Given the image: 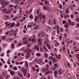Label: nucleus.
<instances>
[{"label":"nucleus","mask_w":79,"mask_h":79,"mask_svg":"<svg viewBox=\"0 0 79 79\" xmlns=\"http://www.w3.org/2000/svg\"><path fill=\"white\" fill-rule=\"evenodd\" d=\"M52 64V62L51 60H50V62H49V65H50V66H51Z\"/></svg>","instance_id":"obj_54"},{"label":"nucleus","mask_w":79,"mask_h":79,"mask_svg":"<svg viewBox=\"0 0 79 79\" xmlns=\"http://www.w3.org/2000/svg\"><path fill=\"white\" fill-rule=\"evenodd\" d=\"M44 56L45 57H48V55L47 54V53H45Z\"/></svg>","instance_id":"obj_62"},{"label":"nucleus","mask_w":79,"mask_h":79,"mask_svg":"<svg viewBox=\"0 0 79 79\" xmlns=\"http://www.w3.org/2000/svg\"><path fill=\"white\" fill-rule=\"evenodd\" d=\"M2 40H4L6 39V37L5 36H3L2 37Z\"/></svg>","instance_id":"obj_39"},{"label":"nucleus","mask_w":79,"mask_h":79,"mask_svg":"<svg viewBox=\"0 0 79 79\" xmlns=\"http://www.w3.org/2000/svg\"><path fill=\"white\" fill-rule=\"evenodd\" d=\"M53 22L54 24H56V20L55 19H53Z\"/></svg>","instance_id":"obj_51"},{"label":"nucleus","mask_w":79,"mask_h":79,"mask_svg":"<svg viewBox=\"0 0 79 79\" xmlns=\"http://www.w3.org/2000/svg\"><path fill=\"white\" fill-rule=\"evenodd\" d=\"M71 23V26L72 25V26H75V24H74V22H72Z\"/></svg>","instance_id":"obj_46"},{"label":"nucleus","mask_w":79,"mask_h":79,"mask_svg":"<svg viewBox=\"0 0 79 79\" xmlns=\"http://www.w3.org/2000/svg\"><path fill=\"white\" fill-rule=\"evenodd\" d=\"M50 73H51V70H49L45 73V75H48V74H50Z\"/></svg>","instance_id":"obj_20"},{"label":"nucleus","mask_w":79,"mask_h":79,"mask_svg":"<svg viewBox=\"0 0 79 79\" xmlns=\"http://www.w3.org/2000/svg\"><path fill=\"white\" fill-rule=\"evenodd\" d=\"M9 77H10V76L9 75H7L6 77V79H8V78H9Z\"/></svg>","instance_id":"obj_40"},{"label":"nucleus","mask_w":79,"mask_h":79,"mask_svg":"<svg viewBox=\"0 0 79 79\" xmlns=\"http://www.w3.org/2000/svg\"><path fill=\"white\" fill-rule=\"evenodd\" d=\"M30 51H27V55L26 56V58L27 59H28L30 56H31V54H30Z\"/></svg>","instance_id":"obj_4"},{"label":"nucleus","mask_w":79,"mask_h":79,"mask_svg":"<svg viewBox=\"0 0 79 79\" xmlns=\"http://www.w3.org/2000/svg\"><path fill=\"white\" fill-rule=\"evenodd\" d=\"M32 14H31L29 16V18H30L31 19H33L34 18H33V15H32Z\"/></svg>","instance_id":"obj_19"},{"label":"nucleus","mask_w":79,"mask_h":79,"mask_svg":"<svg viewBox=\"0 0 79 79\" xmlns=\"http://www.w3.org/2000/svg\"><path fill=\"white\" fill-rule=\"evenodd\" d=\"M29 5H30V4H29V3H26L25 4V6H29Z\"/></svg>","instance_id":"obj_43"},{"label":"nucleus","mask_w":79,"mask_h":79,"mask_svg":"<svg viewBox=\"0 0 79 79\" xmlns=\"http://www.w3.org/2000/svg\"><path fill=\"white\" fill-rule=\"evenodd\" d=\"M65 42L69 44V39H67L65 40Z\"/></svg>","instance_id":"obj_42"},{"label":"nucleus","mask_w":79,"mask_h":79,"mask_svg":"<svg viewBox=\"0 0 79 79\" xmlns=\"http://www.w3.org/2000/svg\"><path fill=\"white\" fill-rule=\"evenodd\" d=\"M43 49H44V50L47 52H48V49H47V47H46V46H45V45H43Z\"/></svg>","instance_id":"obj_8"},{"label":"nucleus","mask_w":79,"mask_h":79,"mask_svg":"<svg viewBox=\"0 0 79 79\" xmlns=\"http://www.w3.org/2000/svg\"><path fill=\"white\" fill-rule=\"evenodd\" d=\"M24 63V62L22 61L21 62L19 63V64L22 65V64H23Z\"/></svg>","instance_id":"obj_61"},{"label":"nucleus","mask_w":79,"mask_h":79,"mask_svg":"<svg viewBox=\"0 0 79 79\" xmlns=\"http://www.w3.org/2000/svg\"><path fill=\"white\" fill-rule=\"evenodd\" d=\"M76 57L77 58V59L79 60V54H77L76 55Z\"/></svg>","instance_id":"obj_45"},{"label":"nucleus","mask_w":79,"mask_h":79,"mask_svg":"<svg viewBox=\"0 0 79 79\" xmlns=\"http://www.w3.org/2000/svg\"><path fill=\"white\" fill-rule=\"evenodd\" d=\"M9 7H14V5H10L9 6Z\"/></svg>","instance_id":"obj_58"},{"label":"nucleus","mask_w":79,"mask_h":79,"mask_svg":"<svg viewBox=\"0 0 79 79\" xmlns=\"http://www.w3.org/2000/svg\"><path fill=\"white\" fill-rule=\"evenodd\" d=\"M18 75L19 76V77H22V78H23V75L22 74H21V73H19Z\"/></svg>","instance_id":"obj_25"},{"label":"nucleus","mask_w":79,"mask_h":79,"mask_svg":"<svg viewBox=\"0 0 79 79\" xmlns=\"http://www.w3.org/2000/svg\"><path fill=\"white\" fill-rule=\"evenodd\" d=\"M10 73L11 75H14L15 74V71H12L10 72Z\"/></svg>","instance_id":"obj_24"},{"label":"nucleus","mask_w":79,"mask_h":79,"mask_svg":"<svg viewBox=\"0 0 79 79\" xmlns=\"http://www.w3.org/2000/svg\"><path fill=\"white\" fill-rule=\"evenodd\" d=\"M36 55L37 56H41V54L40 53H37L36 54Z\"/></svg>","instance_id":"obj_33"},{"label":"nucleus","mask_w":79,"mask_h":79,"mask_svg":"<svg viewBox=\"0 0 79 79\" xmlns=\"http://www.w3.org/2000/svg\"><path fill=\"white\" fill-rule=\"evenodd\" d=\"M41 15H42V13H40V14H39L38 16H36L35 17V20L34 21L36 23V22H37V19H39L40 18V16H41Z\"/></svg>","instance_id":"obj_3"},{"label":"nucleus","mask_w":79,"mask_h":79,"mask_svg":"<svg viewBox=\"0 0 79 79\" xmlns=\"http://www.w3.org/2000/svg\"><path fill=\"white\" fill-rule=\"evenodd\" d=\"M59 8H60V9H61V10H62L63 9V7L62 6V5L61 4L59 5Z\"/></svg>","instance_id":"obj_30"},{"label":"nucleus","mask_w":79,"mask_h":79,"mask_svg":"<svg viewBox=\"0 0 79 79\" xmlns=\"http://www.w3.org/2000/svg\"><path fill=\"white\" fill-rule=\"evenodd\" d=\"M48 24L51 25V24H53V22H52L51 20H49L48 21Z\"/></svg>","instance_id":"obj_12"},{"label":"nucleus","mask_w":79,"mask_h":79,"mask_svg":"<svg viewBox=\"0 0 79 79\" xmlns=\"http://www.w3.org/2000/svg\"><path fill=\"white\" fill-rule=\"evenodd\" d=\"M49 17H50V18H52L53 17V15H49Z\"/></svg>","instance_id":"obj_52"},{"label":"nucleus","mask_w":79,"mask_h":79,"mask_svg":"<svg viewBox=\"0 0 79 79\" xmlns=\"http://www.w3.org/2000/svg\"><path fill=\"white\" fill-rule=\"evenodd\" d=\"M54 76L55 77H58V71L55 70L54 73Z\"/></svg>","instance_id":"obj_7"},{"label":"nucleus","mask_w":79,"mask_h":79,"mask_svg":"<svg viewBox=\"0 0 79 79\" xmlns=\"http://www.w3.org/2000/svg\"><path fill=\"white\" fill-rule=\"evenodd\" d=\"M9 33L10 35H13V33H15V31L13 30H12L9 32Z\"/></svg>","instance_id":"obj_15"},{"label":"nucleus","mask_w":79,"mask_h":79,"mask_svg":"<svg viewBox=\"0 0 79 79\" xmlns=\"http://www.w3.org/2000/svg\"><path fill=\"white\" fill-rule=\"evenodd\" d=\"M25 66L26 68H28L29 67V64L28 63H27L25 64Z\"/></svg>","instance_id":"obj_26"},{"label":"nucleus","mask_w":79,"mask_h":79,"mask_svg":"<svg viewBox=\"0 0 79 79\" xmlns=\"http://www.w3.org/2000/svg\"><path fill=\"white\" fill-rule=\"evenodd\" d=\"M65 13L68 14L69 13V7H68L66 9L65 11Z\"/></svg>","instance_id":"obj_17"},{"label":"nucleus","mask_w":79,"mask_h":79,"mask_svg":"<svg viewBox=\"0 0 79 79\" xmlns=\"http://www.w3.org/2000/svg\"><path fill=\"white\" fill-rule=\"evenodd\" d=\"M51 39L52 40H54L55 39V37L54 36H51Z\"/></svg>","instance_id":"obj_57"},{"label":"nucleus","mask_w":79,"mask_h":79,"mask_svg":"<svg viewBox=\"0 0 79 79\" xmlns=\"http://www.w3.org/2000/svg\"><path fill=\"white\" fill-rule=\"evenodd\" d=\"M15 44H14V43H12L11 44V46H11V48H13V49H14V48H15Z\"/></svg>","instance_id":"obj_27"},{"label":"nucleus","mask_w":79,"mask_h":79,"mask_svg":"<svg viewBox=\"0 0 79 79\" xmlns=\"http://www.w3.org/2000/svg\"><path fill=\"white\" fill-rule=\"evenodd\" d=\"M64 27L65 28H66L67 29H68V23H66V24L64 25Z\"/></svg>","instance_id":"obj_18"},{"label":"nucleus","mask_w":79,"mask_h":79,"mask_svg":"<svg viewBox=\"0 0 79 79\" xmlns=\"http://www.w3.org/2000/svg\"><path fill=\"white\" fill-rule=\"evenodd\" d=\"M29 41H25L24 42L23 44H27L28 43Z\"/></svg>","instance_id":"obj_47"},{"label":"nucleus","mask_w":79,"mask_h":79,"mask_svg":"<svg viewBox=\"0 0 79 79\" xmlns=\"http://www.w3.org/2000/svg\"><path fill=\"white\" fill-rule=\"evenodd\" d=\"M36 42V40L35 38H33L31 40V42H34V43H35Z\"/></svg>","instance_id":"obj_23"},{"label":"nucleus","mask_w":79,"mask_h":79,"mask_svg":"<svg viewBox=\"0 0 79 79\" xmlns=\"http://www.w3.org/2000/svg\"><path fill=\"white\" fill-rule=\"evenodd\" d=\"M43 61V60H42L41 58H40V59L38 60V63H42Z\"/></svg>","instance_id":"obj_16"},{"label":"nucleus","mask_w":79,"mask_h":79,"mask_svg":"<svg viewBox=\"0 0 79 79\" xmlns=\"http://www.w3.org/2000/svg\"><path fill=\"white\" fill-rule=\"evenodd\" d=\"M69 16V15H68V14H66L64 15V18H68Z\"/></svg>","instance_id":"obj_36"},{"label":"nucleus","mask_w":79,"mask_h":79,"mask_svg":"<svg viewBox=\"0 0 79 79\" xmlns=\"http://www.w3.org/2000/svg\"><path fill=\"white\" fill-rule=\"evenodd\" d=\"M40 35H41V34L40 33H39L38 34V37H40L39 38V39H40Z\"/></svg>","instance_id":"obj_49"},{"label":"nucleus","mask_w":79,"mask_h":79,"mask_svg":"<svg viewBox=\"0 0 79 79\" xmlns=\"http://www.w3.org/2000/svg\"><path fill=\"white\" fill-rule=\"evenodd\" d=\"M18 19V17H15V18L13 19H12V20L14 21V20H16Z\"/></svg>","instance_id":"obj_41"},{"label":"nucleus","mask_w":79,"mask_h":79,"mask_svg":"<svg viewBox=\"0 0 79 79\" xmlns=\"http://www.w3.org/2000/svg\"><path fill=\"white\" fill-rule=\"evenodd\" d=\"M32 9H31L29 11V14H30V13H31L32 12Z\"/></svg>","instance_id":"obj_44"},{"label":"nucleus","mask_w":79,"mask_h":79,"mask_svg":"<svg viewBox=\"0 0 79 79\" xmlns=\"http://www.w3.org/2000/svg\"><path fill=\"white\" fill-rule=\"evenodd\" d=\"M44 10H47V7H46L45 6H44Z\"/></svg>","instance_id":"obj_37"},{"label":"nucleus","mask_w":79,"mask_h":79,"mask_svg":"<svg viewBox=\"0 0 79 79\" xmlns=\"http://www.w3.org/2000/svg\"><path fill=\"white\" fill-rule=\"evenodd\" d=\"M23 73H24V76H25L26 75V74H27V70L25 69H24Z\"/></svg>","instance_id":"obj_13"},{"label":"nucleus","mask_w":79,"mask_h":79,"mask_svg":"<svg viewBox=\"0 0 79 79\" xmlns=\"http://www.w3.org/2000/svg\"><path fill=\"white\" fill-rule=\"evenodd\" d=\"M58 73L60 75H61V74H63V70L62 69H60L58 70Z\"/></svg>","instance_id":"obj_6"},{"label":"nucleus","mask_w":79,"mask_h":79,"mask_svg":"<svg viewBox=\"0 0 79 79\" xmlns=\"http://www.w3.org/2000/svg\"><path fill=\"white\" fill-rule=\"evenodd\" d=\"M15 2L16 3L17 5H19L20 4V3H19V2H18V1L17 0H15Z\"/></svg>","instance_id":"obj_28"},{"label":"nucleus","mask_w":79,"mask_h":79,"mask_svg":"<svg viewBox=\"0 0 79 79\" xmlns=\"http://www.w3.org/2000/svg\"><path fill=\"white\" fill-rule=\"evenodd\" d=\"M3 13H5L6 11H7V9H4L2 11Z\"/></svg>","instance_id":"obj_32"},{"label":"nucleus","mask_w":79,"mask_h":79,"mask_svg":"<svg viewBox=\"0 0 79 79\" xmlns=\"http://www.w3.org/2000/svg\"><path fill=\"white\" fill-rule=\"evenodd\" d=\"M76 77L77 79H79V75L78 74H76Z\"/></svg>","instance_id":"obj_60"},{"label":"nucleus","mask_w":79,"mask_h":79,"mask_svg":"<svg viewBox=\"0 0 79 79\" xmlns=\"http://www.w3.org/2000/svg\"><path fill=\"white\" fill-rule=\"evenodd\" d=\"M59 43L58 42H57L56 43V44H55V45L56 46H58V45H59Z\"/></svg>","instance_id":"obj_56"},{"label":"nucleus","mask_w":79,"mask_h":79,"mask_svg":"<svg viewBox=\"0 0 79 79\" xmlns=\"http://www.w3.org/2000/svg\"><path fill=\"white\" fill-rule=\"evenodd\" d=\"M64 76L65 77H68V78H69V77H71V75L68 73H65L64 74Z\"/></svg>","instance_id":"obj_5"},{"label":"nucleus","mask_w":79,"mask_h":79,"mask_svg":"<svg viewBox=\"0 0 79 79\" xmlns=\"http://www.w3.org/2000/svg\"><path fill=\"white\" fill-rule=\"evenodd\" d=\"M39 25H37L35 27H34V29L35 30V29H37L38 30L39 29Z\"/></svg>","instance_id":"obj_22"},{"label":"nucleus","mask_w":79,"mask_h":79,"mask_svg":"<svg viewBox=\"0 0 79 79\" xmlns=\"http://www.w3.org/2000/svg\"><path fill=\"white\" fill-rule=\"evenodd\" d=\"M27 51H28V52L30 51V52H31V49H30L29 48L26 49L23 51V52L24 53H26V52Z\"/></svg>","instance_id":"obj_11"},{"label":"nucleus","mask_w":79,"mask_h":79,"mask_svg":"<svg viewBox=\"0 0 79 79\" xmlns=\"http://www.w3.org/2000/svg\"><path fill=\"white\" fill-rule=\"evenodd\" d=\"M42 40H43L40 38L38 39V43L40 47H41V46L42 45Z\"/></svg>","instance_id":"obj_2"},{"label":"nucleus","mask_w":79,"mask_h":79,"mask_svg":"<svg viewBox=\"0 0 79 79\" xmlns=\"http://www.w3.org/2000/svg\"><path fill=\"white\" fill-rule=\"evenodd\" d=\"M13 69H14V70H15V71H16V70H17V67H14Z\"/></svg>","instance_id":"obj_50"},{"label":"nucleus","mask_w":79,"mask_h":79,"mask_svg":"<svg viewBox=\"0 0 79 79\" xmlns=\"http://www.w3.org/2000/svg\"><path fill=\"white\" fill-rule=\"evenodd\" d=\"M4 4L6 5H8L9 4V2H4Z\"/></svg>","instance_id":"obj_34"},{"label":"nucleus","mask_w":79,"mask_h":79,"mask_svg":"<svg viewBox=\"0 0 79 79\" xmlns=\"http://www.w3.org/2000/svg\"><path fill=\"white\" fill-rule=\"evenodd\" d=\"M24 68L22 67L20 69V71L21 73H23V71H24Z\"/></svg>","instance_id":"obj_29"},{"label":"nucleus","mask_w":79,"mask_h":79,"mask_svg":"<svg viewBox=\"0 0 79 79\" xmlns=\"http://www.w3.org/2000/svg\"><path fill=\"white\" fill-rule=\"evenodd\" d=\"M35 48L37 50V51H39V46L36 45L35 46Z\"/></svg>","instance_id":"obj_14"},{"label":"nucleus","mask_w":79,"mask_h":79,"mask_svg":"<svg viewBox=\"0 0 79 79\" xmlns=\"http://www.w3.org/2000/svg\"><path fill=\"white\" fill-rule=\"evenodd\" d=\"M67 66L69 68H71V66H70V63H68Z\"/></svg>","instance_id":"obj_59"},{"label":"nucleus","mask_w":79,"mask_h":79,"mask_svg":"<svg viewBox=\"0 0 79 79\" xmlns=\"http://www.w3.org/2000/svg\"><path fill=\"white\" fill-rule=\"evenodd\" d=\"M54 66H55L56 68H57V66H58V65L56 63L54 65Z\"/></svg>","instance_id":"obj_48"},{"label":"nucleus","mask_w":79,"mask_h":79,"mask_svg":"<svg viewBox=\"0 0 79 79\" xmlns=\"http://www.w3.org/2000/svg\"><path fill=\"white\" fill-rule=\"evenodd\" d=\"M40 21H42V18L43 19H45V15H42V13H41V15L40 16Z\"/></svg>","instance_id":"obj_9"},{"label":"nucleus","mask_w":79,"mask_h":79,"mask_svg":"<svg viewBox=\"0 0 79 79\" xmlns=\"http://www.w3.org/2000/svg\"><path fill=\"white\" fill-rule=\"evenodd\" d=\"M45 3L46 5H49V2L47 0H46L44 2Z\"/></svg>","instance_id":"obj_21"},{"label":"nucleus","mask_w":79,"mask_h":79,"mask_svg":"<svg viewBox=\"0 0 79 79\" xmlns=\"http://www.w3.org/2000/svg\"><path fill=\"white\" fill-rule=\"evenodd\" d=\"M1 61H2V63H3V64H4V63H5V61H4V60H3V59L2 58L1 59Z\"/></svg>","instance_id":"obj_35"},{"label":"nucleus","mask_w":79,"mask_h":79,"mask_svg":"<svg viewBox=\"0 0 79 79\" xmlns=\"http://www.w3.org/2000/svg\"><path fill=\"white\" fill-rule=\"evenodd\" d=\"M44 44H46V46L47 47V48H48L49 50H50V49H51V46H50V45L48 43L47 41H45L44 42Z\"/></svg>","instance_id":"obj_1"},{"label":"nucleus","mask_w":79,"mask_h":79,"mask_svg":"<svg viewBox=\"0 0 79 79\" xmlns=\"http://www.w3.org/2000/svg\"><path fill=\"white\" fill-rule=\"evenodd\" d=\"M76 40H79V37H76Z\"/></svg>","instance_id":"obj_64"},{"label":"nucleus","mask_w":79,"mask_h":79,"mask_svg":"<svg viewBox=\"0 0 79 79\" xmlns=\"http://www.w3.org/2000/svg\"><path fill=\"white\" fill-rule=\"evenodd\" d=\"M27 39V37H23L22 39V40H26V39Z\"/></svg>","instance_id":"obj_38"},{"label":"nucleus","mask_w":79,"mask_h":79,"mask_svg":"<svg viewBox=\"0 0 79 79\" xmlns=\"http://www.w3.org/2000/svg\"><path fill=\"white\" fill-rule=\"evenodd\" d=\"M15 23L13 22L12 23L11 25L9 27V28L10 29L14 27V26H15Z\"/></svg>","instance_id":"obj_10"},{"label":"nucleus","mask_w":79,"mask_h":79,"mask_svg":"<svg viewBox=\"0 0 79 79\" xmlns=\"http://www.w3.org/2000/svg\"><path fill=\"white\" fill-rule=\"evenodd\" d=\"M46 27H47V28L48 29H51L50 27L49 26H47Z\"/></svg>","instance_id":"obj_55"},{"label":"nucleus","mask_w":79,"mask_h":79,"mask_svg":"<svg viewBox=\"0 0 79 79\" xmlns=\"http://www.w3.org/2000/svg\"><path fill=\"white\" fill-rule=\"evenodd\" d=\"M71 20L70 19H69V24L70 26H71Z\"/></svg>","instance_id":"obj_31"},{"label":"nucleus","mask_w":79,"mask_h":79,"mask_svg":"<svg viewBox=\"0 0 79 79\" xmlns=\"http://www.w3.org/2000/svg\"><path fill=\"white\" fill-rule=\"evenodd\" d=\"M11 10H10L7 11L6 12V13H7V14L10 13H11Z\"/></svg>","instance_id":"obj_53"},{"label":"nucleus","mask_w":79,"mask_h":79,"mask_svg":"<svg viewBox=\"0 0 79 79\" xmlns=\"http://www.w3.org/2000/svg\"><path fill=\"white\" fill-rule=\"evenodd\" d=\"M40 5H43V2H39Z\"/></svg>","instance_id":"obj_63"}]
</instances>
